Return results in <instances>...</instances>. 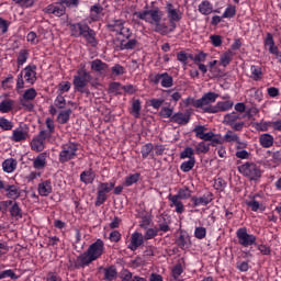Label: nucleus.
<instances>
[{"mask_svg": "<svg viewBox=\"0 0 281 281\" xmlns=\"http://www.w3.org/2000/svg\"><path fill=\"white\" fill-rule=\"evenodd\" d=\"M166 12L169 23H171L172 25L179 23V21L183 19V13L181 12V9L176 8L175 4L170 2L166 4Z\"/></svg>", "mask_w": 281, "mask_h": 281, "instance_id": "nucleus-16", "label": "nucleus"}, {"mask_svg": "<svg viewBox=\"0 0 281 281\" xmlns=\"http://www.w3.org/2000/svg\"><path fill=\"white\" fill-rule=\"evenodd\" d=\"M270 157H271V162L269 164V166H271L272 168H276V166H278V164H280L281 161V153L280 151H268Z\"/></svg>", "mask_w": 281, "mask_h": 281, "instance_id": "nucleus-52", "label": "nucleus"}, {"mask_svg": "<svg viewBox=\"0 0 281 281\" xmlns=\"http://www.w3.org/2000/svg\"><path fill=\"white\" fill-rule=\"evenodd\" d=\"M233 106V101H218L216 105H209L207 108H204V113H221L229 111Z\"/></svg>", "mask_w": 281, "mask_h": 281, "instance_id": "nucleus-17", "label": "nucleus"}, {"mask_svg": "<svg viewBox=\"0 0 281 281\" xmlns=\"http://www.w3.org/2000/svg\"><path fill=\"white\" fill-rule=\"evenodd\" d=\"M115 188V182H101L98 186L95 205L100 206L106 201L109 192Z\"/></svg>", "mask_w": 281, "mask_h": 281, "instance_id": "nucleus-14", "label": "nucleus"}, {"mask_svg": "<svg viewBox=\"0 0 281 281\" xmlns=\"http://www.w3.org/2000/svg\"><path fill=\"white\" fill-rule=\"evenodd\" d=\"M183 273V268L181 265H177L171 270V279L170 281H183V277L181 274Z\"/></svg>", "mask_w": 281, "mask_h": 281, "instance_id": "nucleus-36", "label": "nucleus"}, {"mask_svg": "<svg viewBox=\"0 0 281 281\" xmlns=\"http://www.w3.org/2000/svg\"><path fill=\"white\" fill-rule=\"evenodd\" d=\"M153 148H155V147L153 146L151 143H147L142 146L140 153H142L143 159H147V157L150 155V153H153Z\"/></svg>", "mask_w": 281, "mask_h": 281, "instance_id": "nucleus-56", "label": "nucleus"}, {"mask_svg": "<svg viewBox=\"0 0 281 281\" xmlns=\"http://www.w3.org/2000/svg\"><path fill=\"white\" fill-rule=\"evenodd\" d=\"M24 78V80H23ZM37 80L36 77V66L30 65L26 66L19 75L16 79V91L21 93L22 89H25V82L27 85H35Z\"/></svg>", "mask_w": 281, "mask_h": 281, "instance_id": "nucleus-5", "label": "nucleus"}, {"mask_svg": "<svg viewBox=\"0 0 281 281\" xmlns=\"http://www.w3.org/2000/svg\"><path fill=\"white\" fill-rule=\"evenodd\" d=\"M198 11L200 14H203V16H210V14L214 13V4L210 2V0H203L198 5Z\"/></svg>", "mask_w": 281, "mask_h": 281, "instance_id": "nucleus-23", "label": "nucleus"}, {"mask_svg": "<svg viewBox=\"0 0 281 281\" xmlns=\"http://www.w3.org/2000/svg\"><path fill=\"white\" fill-rule=\"evenodd\" d=\"M38 95V92H36V89L29 88L24 90L21 99L20 104L26 109V111H33L34 110V103L33 100H36V97Z\"/></svg>", "mask_w": 281, "mask_h": 281, "instance_id": "nucleus-13", "label": "nucleus"}, {"mask_svg": "<svg viewBox=\"0 0 281 281\" xmlns=\"http://www.w3.org/2000/svg\"><path fill=\"white\" fill-rule=\"evenodd\" d=\"M117 278V269H115V266H110L108 268H104V280L106 281H113Z\"/></svg>", "mask_w": 281, "mask_h": 281, "instance_id": "nucleus-34", "label": "nucleus"}, {"mask_svg": "<svg viewBox=\"0 0 281 281\" xmlns=\"http://www.w3.org/2000/svg\"><path fill=\"white\" fill-rule=\"evenodd\" d=\"M137 46V40H130L128 42H122L120 46L116 47V49H135Z\"/></svg>", "mask_w": 281, "mask_h": 281, "instance_id": "nucleus-51", "label": "nucleus"}, {"mask_svg": "<svg viewBox=\"0 0 281 281\" xmlns=\"http://www.w3.org/2000/svg\"><path fill=\"white\" fill-rule=\"evenodd\" d=\"M205 131H207V128L204 125H198L193 128V133L195 134V137H198V139H201V137L205 135Z\"/></svg>", "mask_w": 281, "mask_h": 281, "instance_id": "nucleus-62", "label": "nucleus"}, {"mask_svg": "<svg viewBox=\"0 0 281 281\" xmlns=\"http://www.w3.org/2000/svg\"><path fill=\"white\" fill-rule=\"evenodd\" d=\"M172 122L176 124H180L181 126H186L190 122V114L183 112H177L171 116Z\"/></svg>", "mask_w": 281, "mask_h": 281, "instance_id": "nucleus-26", "label": "nucleus"}, {"mask_svg": "<svg viewBox=\"0 0 281 281\" xmlns=\"http://www.w3.org/2000/svg\"><path fill=\"white\" fill-rule=\"evenodd\" d=\"M91 69L97 74H106V69H109V65H106V63H103L100 59H94L91 61Z\"/></svg>", "mask_w": 281, "mask_h": 281, "instance_id": "nucleus-27", "label": "nucleus"}, {"mask_svg": "<svg viewBox=\"0 0 281 281\" xmlns=\"http://www.w3.org/2000/svg\"><path fill=\"white\" fill-rule=\"evenodd\" d=\"M134 16L140 19L142 21H145L146 23H149V25H153L154 32H158V34H168V32H170L168 25L161 22L164 14L157 9L138 11L134 13Z\"/></svg>", "mask_w": 281, "mask_h": 281, "instance_id": "nucleus-1", "label": "nucleus"}, {"mask_svg": "<svg viewBox=\"0 0 281 281\" xmlns=\"http://www.w3.org/2000/svg\"><path fill=\"white\" fill-rule=\"evenodd\" d=\"M78 153V145L76 143H66L61 146V151L59 153V161L66 164V161H71Z\"/></svg>", "mask_w": 281, "mask_h": 281, "instance_id": "nucleus-10", "label": "nucleus"}, {"mask_svg": "<svg viewBox=\"0 0 281 281\" xmlns=\"http://www.w3.org/2000/svg\"><path fill=\"white\" fill-rule=\"evenodd\" d=\"M37 192L40 196H49L54 192V187L52 186V180H42L37 184Z\"/></svg>", "mask_w": 281, "mask_h": 281, "instance_id": "nucleus-21", "label": "nucleus"}, {"mask_svg": "<svg viewBox=\"0 0 281 281\" xmlns=\"http://www.w3.org/2000/svg\"><path fill=\"white\" fill-rule=\"evenodd\" d=\"M234 16H236V7L234 4H227L222 19H234Z\"/></svg>", "mask_w": 281, "mask_h": 281, "instance_id": "nucleus-46", "label": "nucleus"}, {"mask_svg": "<svg viewBox=\"0 0 281 281\" xmlns=\"http://www.w3.org/2000/svg\"><path fill=\"white\" fill-rule=\"evenodd\" d=\"M237 120H240V114L232 112L224 116V124H226L227 126H234Z\"/></svg>", "mask_w": 281, "mask_h": 281, "instance_id": "nucleus-38", "label": "nucleus"}, {"mask_svg": "<svg viewBox=\"0 0 281 281\" xmlns=\"http://www.w3.org/2000/svg\"><path fill=\"white\" fill-rule=\"evenodd\" d=\"M14 106L13 100H3L0 102V113H10Z\"/></svg>", "mask_w": 281, "mask_h": 281, "instance_id": "nucleus-45", "label": "nucleus"}, {"mask_svg": "<svg viewBox=\"0 0 281 281\" xmlns=\"http://www.w3.org/2000/svg\"><path fill=\"white\" fill-rule=\"evenodd\" d=\"M0 210L2 212H8L12 216V218H15L16 221L23 218V210H21V206H19V202L7 200L0 202Z\"/></svg>", "mask_w": 281, "mask_h": 281, "instance_id": "nucleus-9", "label": "nucleus"}, {"mask_svg": "<svg viewBox=\"0 0 281 281\" xmlns=\"http://www.w3.org/2000/svg\"><path fill=\"white\" fill-rule=\"evenodd\" d=\"M0 128H2V131H12L14 123L5 117H0Z\"/></svg>", "mask_w": 281, "mask_h": 281, "instance_id": "nucleus-53", "label": "nucleus"}, {"mask_svg": "<svg viewBox=\"0 0 281 281\" xmlns=\"http://www.w3.org/2000/svg\"><path fill=\"white\" fill-rule=\"evenodd\" d=\"M91 75L87 71V69L79 68L72 80L75 91H78L79 93H89L87 86L89 85Z\"/></svg>", "mask_w": 281, "mask_h": 281, "instance_id": "nucleus-6", "label": "nucleus"}, {"mask_svg": "<svg viewBox=\"0 0 281 281\" xmlns=\"http://www.w3.org/2000/svg\"><path fill=\"white\" fill-rule=\"evenodd\" d=\"M27 137H30V128L27 127V125H23L13 130L11 140L25 142Z\"/></svg>", "mask_w": 281, "mask_h": 281, "instance_id": "nucleus-19", "label": "nucleus"}, {"mask_svg": "<svg viewBox=\"0 0 281 281\" xmlns=\"http://www.w3.org/2000/svg\"><path fill=\"white\" fill-rule=\"evenodd\" d=\"M80 181L86 186L93 183V181H95V171H93L91 168L86 169L80 173Z\"/></svg>", "mask_w": 281, "mask_h": 281, "instance_id": "nucleus-24", "label": "nucleus"}, {"mask_svg": "<svg viewBox=\"0 0 281 281\" xmlns=\"http://www.w3.org/2000/svg\"><path fill=\"white\" fill-rule=\"evenodd\" d=\"M168 199L170 201V207H175L177 214H183V212H186V206H183L181 198L169 194Z\"/></svg>", "mask_w": 281, "mask_h": 281, "instance_id": "nucleus-22", "label": "nucleus"}, {"mask_svg": "<svg viewBox=\"0 0 281 281\" xmlns=\"http://www.w3.org/2000/svg\"><path fill=\"white\" fill-rule=\"evenodd\" d=\"M69 117H71V109L59 112L57 122L59 124H67V122H69Z\"/></svg>", "mask_w": 281, "mask_h": 281, "instance_id": "nucleus-44", "label": "nucleus"}, {"mask_svg": "<svg viewBox=\"0 0 281 281\" xmlns=\"http://www.w3.org/2000/svg\"><path fill=\"white\" fill-rule=\"evenodd\" d=\"M178 247L180 249H190L192 243L190 241V236L188 234H181L177 240Z\"/></svg>", "mask_w": 281, "mask_h": 281, "instance_id": "nucleus-32", "label": "nucleus"}, {"mask_svg": "<svg viewBox=\"0 0 281 281\" xmlns=\"http://www.w3.org/2000/svg\"><path fill=\"white\" fill-rule=\"evenodd\" d=\"M142 111V102L139 100H134L132 103V115H134L135 117H139V113Z\"/></svg>", "mask_w": 281, "mask_h": 281, "instance_id": "nucleus-55", "label": "nucleus"}, {"mask_svg": "<svg viewBox=\"0 0 281 281\" xmlns=\"http://www.w3.org/2000/svg\"><path fill=\"white\" fill-rule=\"evenodd\" d=\"M157 234H159V231H157V228H148L143 237L145 238V240H153V238H155Z\"/></svg>", "mask_w": 281, "mask_h": 281, "instance_id": "nucleus-61", "label": "nucleus"}, {"mask_svg": "<svg viewBox=\"0 0 281 281\" xmlns=\"http://www.w3.org/2000/svg\"><path fill=\"white\" fill-rule=\"evenodd\" d=\"M46 124V133H48V138L52 137V135H54L55 131H56V125L54 124V121L50 117H47L45 121Z\"/></svg>", "mask_w": 281, "mask_h": 281, "instance_id": "nucleus-58", "label": "nucleus"}, {"mask_svg": "<svg viewBox=\"0 0 281 281\" xmlns=\"http://www.w3.org/2000/svg\"><path fill=\"white\" fill-rule=\"evenodd\" d=\"M102 5L94 4L90 8V19L91 21H100V14H102Z\"/></svg>", "mask_w": 281, "mask_h": 281, "instance_id": "nucleus-37", "label": "nucleus"}, {"mask_svg": "<svg viewBox=\"0 0 281 281\" xmlns=\"http://www.w3.org/2000/svg\"><path fill=\"white\" fill-rule=\"evenodd\" d=\"M70 34L75 36V38H80L82 36L87 43L95 47V31L89 27V25L85 23H72L70 24Z\"/></svg>", "mask_w": 281, "mask_h": 281, "instance_id": "nucleus-3", "label": "nucleus"}, {"mask_svg": "<svg viewBox=\"0 0 281 281\" xmlns=\"http://www.w3.org/2000/svg\"><path fill=\"white\" fill-rule=\"evenodd\" d=\"M191 201L194 207H199L201 205H210V203H212V194H204L200 198L193 196Z\"/></svg>", "mask_w": 281, "mask_h": 281, "instance_id": "nucleus-28", "label": "nucleus"}, {"mask_svg": "<svg viewBox=\"0 0 281 281\" xmlns=\"http://www.w3.org/2000/svg\"><path fill=\"white\" fill-rule=\"evenodd\" d=\"M27 58H30V50L27 49H21L18 54V67H23V65H25V63H27Z\"/></svg>", "mask_w": 281, "mask_h": 281, "instance_id": "nucleus-39", "label": "nucleus"}, {"mask_svg": "<svg viewBox=\"0 0 281 281\" xmlns=\"http://www.w3.org/2000/svg\"><path fill=\"white\" fill-rule=\"evenodd\" d=\"M112 74H114V76H124V74L126 72V70L124 69V67L120 64H115L112 69H111Z\"/></svg>", "mask_w": 281, "mask_h": 281, "instance_id": "nucleus-63", "label": "nucleus"}, {"mask_svg": "<svg viewBox=\"0 0 281 281\" xmlns=\"http://www.w3.org/2000/svg\"><path fill=\"white\" fill-rule=\"evenodd\" d=\"M195 149L192 147H186L181 153H180V159H195L194 154Z\"/></svg>", "mask_w": 281, "mask_h": 281, "instance_id": "nucleus-48", "label": "nucleus"}, {"mask_svg": "<svg viewBox=\"0 0 281 281\" xmlns=\"http://www.w3.org/2000/svg\"><path fill=\"white\" fill-rule=\"evenodd\" d=\"M223 139L228 144H232V143L240 144V137L232 131H227Z\"/></svg>", "mask_w": 281, "mask_h": 281, "instance_id": "nucleus-41", "label": "nucleus"}, {"mask_svg": "<svg viewBox=\"0 0 281 281\" xmlns=\"http://www.w3.org/2000/svg\"><path fill=\"white\" fill-rule=\"evenodd\" d=\"M194 236L195 238H198V240H203V238H205V236H207V229H205V227H195L194 231Z\"/></svg>", "mask_w": 281, "mask_h": 281, "instance_id": "nucleus-59", "label": "nucleus"}, {"mask_svg": "<svg viewBox=\"0 0 281 281\" xmlns=\"http://www.w3.org/2000/svg\"><path fill=\"white\" fill-rule=\"evenodd\" d=\"M225 188H227V182H225V180H223L222 178H218L215 180L214 182V189L223 192V190H225Z\"/></svg>", "mask_w": 281, "mask_h": 281, "instance_id": "nucleus-60", "label": "nucleus"}, {"mask_svg": "<svg viewBox=\"0 0 281 281\" xmlns=\"http://www.w3.org/2000/svg\"><path fill=\"white\" fill-rule=\"evenodd\" d=\"M250 71V78L252 80L258 81L262 79V68H260V66H251Z\"/></svg>", "mask_w": 281, "mask_h": 281, "instance_id": "nucleus-47", "label": "nucleus"}, {"mask_svg": "<svg viewBox=\"0 0 281 281\" xmlns=\"http://www.w3.org/2000/svg\"><path fill=\"white\" fill-rule=\"evenodd\" d=\"M237 240L241 247H251L256 245L258 238L254 234L247 232V227H240L236 232Z\"/></svg>", "mask_w": 281, "mask_h": 281, "instance_id": "nucleus-11", "label": "nucleus"}, {"mask_svg": "<svg viewBox=\"0 0 281 281\" xmlns=\"http://www.w3.org/2000/svg\"><path fill=\"white\" fill-rule=\"evenodd\" d=\"M246 205L250 207L252 212H265L266 207L265 204L258 202L256 199H252L250 201H246Z\"/></svg>", "mask_w": 281, "mask_h": 281, "instance_id": "nucleus-35", "label": "nucleus"}, {"mask_svg": "<svg viewBox=\"0 0 281 281\" xmlns=\"http://www.w3.org/2000/svg\"><path fill=\"white\" fill-rule=\"evenodd\" d=\"M194 166H196V158H191L180 165V170L182 172H190V170H192Z\"/></svg>", "mask_w": 281, "mask_h": 281, "instance_id": "nucleus-42", "label": "nucleus"}, {"mask_svg": "<svg viewBox=\"0 0 281 281\" xmlns=\"http://www.w3.org/2000/svg\"><path fill=\"white\" fill-rule=\"evenodd\" d=\"M102 254H104V241L102 239H97L78 257V262L80 267H89L91 262H95V260L102 258Z\"/></svg>", "mask_w": 281, "mask_h": 281, "instance_id": "nucleus-2", "label": "nucleus"}, {"mask_svg": "<svg viewBox=\"0 0 281 281\" xmlns=\"http://www.w3.org/2000/svg\"><path fill=\"white\" fill-rule=\"evenodd\" d=\"M8 199H19L21 196V191L19 190V187L14 184H8L3 188Z\"/></svg>", "mask_w": 281, "mask_h": 281, "instance_id": "nucleus-29", "label": "nucleus"}, {"mask_svg": "<svg viewBox=\"0 0 281 281\" xmlns=\"http://www.w3.org/2000/svg\"><path fill=\"white\" fill-rule=\"evenodd\" d=\"M238 171L250 181H258L262 177V170L255 162H245L238 167Z\"/></svg>", "mask_w": 281, "mask_h": 281, "instance_id": "nucleus-8", "label": "nucleus"}, {"mask_svg": "<svg viewBox=\"0 0 281 281\" xmlns=\"http://www.w3.org/2000/svg\"><path fill=\"white\" fill-rule=\"evenodd\" d=\"M43 12L45 14H53V16H63L65 15V12H67V8L60 1V2L48 4L46 8L43 9Z\"/></svg>", "mask_w": 281, "mask_h": 281, "instance_id": "nucleus-18", "label": "nucleus"}, {"mask_svg": "<svg viewBox=\"0 0 281 281\" xmlns=\"http://www.w3.org/2000/svg\"><path fill=\"white\" fill-rule=\"evenodd\" d=\"M45 166H47V154L42 153L34 158L33 168L35 170H45Z\"/></svg>", "mask_w": 281, "mask_h": 281, "instance_id": "nucleus-25", "label": "nucleus"}, {"mask_svg": "<svg viewBox=\"0 0 281 281\" xmlns=\"http://www.w3.org/2000/svg\"><path fill=\"white\" fill-rule=\"evenodd\" d=\"M207 58V54L200 52L195 56L190 55V59L195 63V65H201V63H205Z\"/></svg>", "mask_w": 281, "mask_h": 281, "instance_id": "nucleus-54", "label": "nucleus"}, {"mask_svg": "<svg viewBox=\"0 0 281 281\" xmlns=\"http://www.w3.org/2000/svg\"><path fill=\"white\" fill-rule=\"evenodd\" d=\"M188 58H190V55H188L186 52H179L177 54V60L182 65H188Z\"/></svg>", "mask_w": 281, "mask_h": 281, "instance_id": "nucleus-64", "label": "nucleus"}, {"mask_svg": "<svg viewBox=\"0 0 281 281\" xmlns=\"http://www.w3.org/2000/svg\"><path fill=\"white\" fill-rule=\"evenodd\" d=\"M16 166H18L16 160L14 158H9L2 162V170L4 172L11 173V172H14V170H16Z\"/></svg>", "mask_w": 281, "mask_h": 281, "instance_id": "nucleus-31", "label": "nucleus"}, {"mask_svg": "<svg viewBox=\"0 0 281 281\" xmlns=\"http://www.w3.org/2000/svg\"><path fill=\"white\" fill-rule=\"evenodd\" d=\"M194 150H195V155H207V153H210V144L205 142H200L195 146Z\"/></svg>", "mask_w": 281, "mask_h": 281, "instance_id": "nucleus-43", "label": "nucleus"}, {"mask_svg": "<svg viewBox=\"0 0 281 281\" xmlns=\"http://www.w3.org/2000/svg\"><path fill=\"white\" fill-rule=\"evenodd\" d=\"M259 144L262 148H271V146H273V136H271V134L260 135Z\"/></svg>", "mask_w": 281, "mask_h": 281, "instance_id": "nucleus-33", "label": "nucleus"}, {"mask_svg": "<svg viewBox=\"0 0 281 281\" xmlns=\"http://www.w3.org/2000/svg\"><path fill=\"white\" fill-rule=\"evenodd\" d=\"M218 99V94L215 92H206L200 99L187 98L183 100L184 106H194V109H202L203 113H205V109L210 106L209 104H214Z\"/></svg>", "mask_w": 281, "mask_h": 281, "instance_id": "nucleus-4", "label": "nucleus"}, {"mask_svg": "<svg viewBox=\"0 0 281 281\" xmlns=\"http://www.w3.org/2000/svg\"><path fill=\"white\" fill-rule=\"evenodd\" d=\"M137 181H139V173H133L125 178L124 186H126V188H130V186L137 183Z\"/></svg>", "mask_w": 281, "mask_h": 281, "instance_id": "nucleus-57", "label": "nucleus"}, {"mask_svg": "<svg viewBox=\"0 0 281 281\" xmlns=\"http://www.w3.org/2000/svg\"><path fill=\"white\" fill-rule=\"evenodd\" d=\"M175 196H178V199L186 201L187 199H190V196H192V191L188 189V187H186L180 189L178 191V194H176Z\"/></svg>", "mask_w": 281, "mask_h": 281, "instance_id": "nucleus-50", "label": "nucleus"}, {"mask_svg": "<svg viewBox=\"0 0 281 281\" xmlns=\"http://www.w3.org/2000/svg\"><path fill=\"white\" fill-rule=\"evenodd\" d=\"M45 139H49V133L46 130L40 131L38 135L32 138L30 146L34 153H43L45 150Z\"/></svg>", "mask_w": 281, "mask_h": 281, "instance_id": "nucleus-12", "label": "nucleus"}, {"mask_svg": "<svg viewBox=\"0 0 281 281\" xmlns=\"http://www.w3.org/2000/svg\"><path fill=\"white\" fill-rule=\"evenodd\" d=\"M5 278H10L11 280H19V276H16L12 269L0 271V280H5Z\"/></svg>", "mask_w": 281, "mask_h": 281, "instance_id": "nucleus-49", "label": "nucleus"}, {"mask_svg": "<svg viewBox=\"0 0 281 281\" xmlns=\"http://www.w3.org/2000/svg\"><path fill=\"white\" fill-rule=\"evenodd\" d=\"M106 26L110 32H115L120 36H123V38H131L133 36L131 29L126 26V21L122 19L110 20Z\"/></svg>", "mask_w": 281, "mask_h": 281, "instance_id": "nucleus-7", "label": "nucleus"}, {"mask_svg": "<svg viewBox=\"0 0 281 281\" xmlns=\"http://www.w3.org/2000/svg\"><path fill=\"white\" fill-rule=\"evenodd\" d=\"M149 80L154 85H159L160 82L164 89H170V87L175 85V79H172V76H170L168 72L150 75Z\"/></svg>", "mask_w": 281, "mask_h": 281, "instance_id": "nucleus-15", "label": "nucleus"}, {"mask_svg": "<svg viewBox=\"0 0 281 281\" xmlns=\"http://www.w3.org/2000/svg\"><path fill=\"white\" fill-rule=\"evenodd\" d=\"M265 47L269 50V54H277L278 47L276 46V41H273V35L268 33L265 38Z\"/></svg>", "mask_w": 281, "mask_h": 281, "instance_id": "nucleus-30", "label": "nucleus"}, {"mask_svg": "<svg viewBox=\"0 0 281 281\" xmlns=\"http://www.w3.org/2000/svg\"><path fill=\"white\" fill-rule=\"evenodd\" d=\"M144 235L139 232H134L131 236L130 244L127 245V249L131 251H137L142 245H144Z\"/></svg>", "mask_w": 281, "mask_h": 281, "instance_id": "nucleus-20", "label": "nucleus"}, {"mask_svg": "<svg viewBox=\"0 0 281 281\" xmlns=\"http://www.w3.org/2000/svg\"><path fill=\"white\" fill-rule=\"evenodd\" d=\"M234 58V53L232 50H228L220 56V65L222 67H227L229 63H232Z\"/></svg>", "mask_w": 281, "mask_h": 281, "instance_id": "nucleus-40", "label": "nucleus"}]
</instances>
